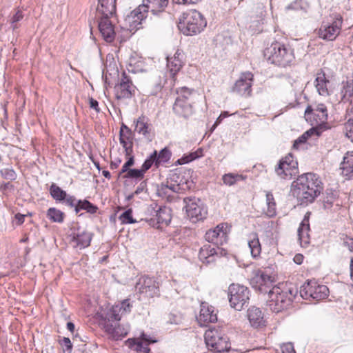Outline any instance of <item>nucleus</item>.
<instances>
[{
    "label": "nucleus",
    "mask_w": 353,
    "mask_h": 353,
    "mask_svg": "<svg viewBox=\"0 0 353 353\" xmlns=\"http://www.w3.org/2000/svg\"><path fill=\"white\" fill-rule=\"evenodd\" d=\"M157 342L147 334L142 333L141 340L139 339H129L126 343L128 345L138 352L149 353L150 348L148 347L149 343Z\"/></svg>",
    "instance_id": "20"
},
{
    "label": "nucleus",
    "mask_w": 353,
    "mask_h": 353,
    "mask_svg": "<svg viewBox=\"0 0 353 353\" xmlns=\"http://www.w3.org/2000/svg\"><path fill=\"white\" fill-rule=\"evenodd\" d=\"M145 183L144 182H141L139 187H137V190H135L134 193L136 194H138L141 193L145 188Z\"/></svg>",
    "instance_id": "62"
},
{
    "label": "nucleus",
    "mask_w": 353,
    "mask_h": 353,
    "mask_svg": "<svg viewBox=\"0 0 353 353\" xmlns=\"http://www.w3.org/2000/svg\"><path fill=\"white\" fill-rule=\"evenodd\" d=\"M143 4L134 9L128 17L129 20L137 25L147 17L148 12L157 14L163 11L168 5V0H143Z\"/></svg>",
    "instance_id": "5"
},
{
    "label": "nucleus",
    "mask_w": 353,
    "mask_h": 353,
    "mask_svg": "<svg viewBox=\"0 0 353 353\" xmlns=\"http://www.w3.org/2000/svg\"><path fill=\"white\" fill-rule=\"evenodd\" d=\"M121 162V161L120 159H118L115 161H112L110 163V168L112 169H116L117 168H118V166L119 165Z\"/></svg>",
    "instance_id": "63"
},
{
    "label": "nucleus",
    "mask_w": 353,
    "mask_h": 353,
    "mask_svg": "<svg viewBox=\"0 0 353 353\" xmlns=\"http://www.w3.org/2000/svg\"><path fill=\"white\" fill-rule=\"evenodd\" d=\"M47 216L53 222L61 223L63 221L64 214L61 211L54 208H51L48 209Z\"/></svg>",
    "instance_id": "45"
},
{
    "label": "nucleus",
    "mask_w": 353,
    "mask_h": 353,
    "mask_svg": "<svg viewBox=\"0 0 353 353\" xmlns=\"http://www.w3.org/2000/svg\"><path fill=\"white\" fill-rule=\"evenodd\" d=\"M203 16L196 10L183 13L179 23V29L185 35L200 33L206 26Z\"/></svg>",
    "instance_id": "4"
},
{
    "label": "nucleus",
    "mask_w": 353,
    "mask_h": 353,
    "mask_svg": "<svg viewBox=\"0 0 353 353\" xmlns=\"http://www.w3.org/2000/svg\"><path fill=\"white\" fill-rule=\"evenodd\" d=\"M276 274L274 270L270 267H267L253 270L250 283L256 290L265 293L276 282Z\"/></svg>",
    "instance_id": "6"
},
{
    "label": "nucleus",
    "mask_w": 353,
    "mask_h": 353,
    "mask_svg": "<svg viewBox=\"0 0 353 353\" xmlns=\"http://www.w3.org/2000/svg\"><path fill=\"white\" fill-rule=\"evenodd\" d=\"M171 153L167 148H164L160 151L159 154H157L156 165L158 166L162 163H165L170 159Z\"/></svg>",
    "instance_id": "46"
},
{
    "label": "nucleus",
    "mask_w": 353,
    "mask_h": 353,
    "mask_svg": "<svg viewBox=\"0 0 353 353\" xmlns=\"http://www.w3.org/2000/svg\"><path fill=\"white\" fill-rule=\"evenodd\" d=\"M156 159L157 151H154L153 154L150 155V158L145 161L141 166V170H143V174H145V172L151 168L154 163H156Z\"/></svg>",
    "instance_id": "49"
},
{
    "label": "nucleus",
    "mask_w": 353,
    "mask_h": 353,
    "mask_svg": "<svg viewBox=\"0 0 353 353\" xmlns=\"http://www.w3.org/2000/svg\"><path fill=\"white\" fill-rule=\"evenodd\" d=\"M157 227L161 225H168L172 219L171 209L167 207H161L156 212Z\"/></svg>",
    "instance_id": "33"
},
{
    "label": "nucleus",
    "mask_w": 353,
    "mask_h": 353,
    "mask_svg": "<svg viewBox=\"0 0 353 353\" xmlns=\"http://www.w3.org/2000/svg\"><path fill=\"white\" fill-rule=\"evenodd\" d=\"M264 56L271 63L283 68L290 66L295 59L293 49L278 41L265 48Z\"/></svg>",
    "instance_id": "3"
},
{
    "label": "nucleus",
    "mask_w": 353,
    "mask_h": 353,
    "mask_svg": "<svg viewBox=\"0 0 353 353\" xmlns=\"http://www.w3.org/2000/svg\"><path fill=\"white\" fill-rule=\"evenodd\" d=\"M350 276L351 279L353 281V258L351 259L350 262Z\"/></svg>",
    "instance_id": "64"
},
{
    "label": "nucleus",
    "mask_w": 353,
    "mask_h": 353,
    "mask_svg": "<svg viewBox=\"0 0 353 353\" xmlns=\"http://www.w3.org/2000/svg\"><path fill=\"white\" fill-rule=\"evenodd\" d=\"M97 12L103 17H112L116 12V0H98Z\"/></svg>",
    "instance_id": "30"
},
{
    "label": "nucleus",
    "mask_w": 353,
    "mask_h": 353,
    "mask_svg": "<svg viewBox=\"0 0 353 353\" xmlns=\"http://www.w3.org/2000/svg\"><path fill=\"white\" fill-rule=\"evenodd\" d=\"M329 290L324 285H319L315 281H310L304 283L300 290L301 296L305 299L312 298L316 300L325 299L328 296Z\"/></svg>",
    "instance_id": "10"
},
{
    "label": "nucleus",
    "mask_w": 353,
    "mask_h": 353,
    "mask_svg": "<svg viewBox=\"0 0 353 353\" xmlns=\"http://www.w3.org/2000/svg\"><path fill=\"white\" fill-rule=\"evenodd\" d=\"M110 17L101 16L99 22V30L104 40L112 42L115 37V31L112 23L110 21Z\"/></svg>",
    "instance_id": "23"
},
{
    "label": "nucleus",
    "mask_w": 353,
    "mask_h": 353,
    "mask_svg": "<svg viewBox=\"0 0 353 353\" xmlns=\"http://www.w3.org/2000/svg\"><path fill=\"white\" fill-rule=\"evenodd\" d=\"M248 245L252 256L253 258L259 257L261 252V245L258 235L256 233H252L250 235Z\"/></svg>",
    "instance_id": "35"
},
{
    "label": "nucleus",
    "mask_w": 353,
    "mask_h": 353,
    "mask_svg": "<svg viewBox=\"0 0 353 353\" xmlns=\"http://www.w3.org/2000/svg\"><path fill=\"white\" fill-rule=\"evenodd\" d=\"M81 210H86L87 212L90 214H94L97 212L98 208L87 200H79L76 206V212H79Z\"/></svg>",
    "instance_id": "40"
},
{
    "label": "nucleus",
    "mask_w": 353,
    "mask_h": 353,
    "mask_svg": "<svg viewBox=\"0 0 353 353\" xmlns=\"http://www.w3.org/2000/svg\"><path fill=\"white\" fill-rule=\"evenodd\" d=\"M294 263H296V264H301L303 261V256L301 254H297L294 256Z\"/></svg>",
    "instance_id": "58"
},
{
    "label": "nucleus",
    "mask_w": 353,
    "mask_h": 353,
    "mask_svg": "<svg viewBox=\"0 0 353 353\" xmlns=\"http://www.w3.org/2000/svg\"><path fill=\"white\" fill-rule=\"evenodd\" d=\"M282 353H296L294 345L291 343H284L281 346Z\"/></svg>",
    "instance_id": "53"
},
{
    "label": "nucleus",
    "mask_w": 353,
    "mask_h": 353,
    "mask_svg": "<svg viewBox=\"0 0 353 353\" xmlns=\"http://www.w3.org/2000/svg\"><path fill=\"white\" fill-rule=\"evenodd\" d=\"M124 179H131L135 181H140L143 179L144 174L141 169H129L121 176Z\"/></svg>",
    "instance_id": "42"
},
{
    "label": "nucleus",
    "mask_w": 353,
    "mask_h": 353,
    "mask_svg": "<svg viewBox=\"0 0 353 353\" xmlns=\"http://www.w3.org/2000/svg\"><path fill=\"white\" fill-rule=\"evenodd\" d=\"M345 134L353 142V117L350 118L345 124Z\"/></svg>",
    "instance_id": "51"
},
{
    "label": "nucleus",
    "mask_w": 353,
    "mask_h": 353,
    "mask_svg": "<svg viewBox=\"0 0 353 353\" xmlns=\"http://www.w3.org/2000/svg\"><path fill=\"white\" fill-rule=\"evenodd\" d=\"M89 104L91 108L95 110L97 112H99V103L97 100L94 99L93 98H90Z\"/></svg>",
    "instance_id": "57"
},
{
    "label": "nucleus",
    "mask_w": 353,
    "mask_h": 353,
    "mask_svg": "<svg viewBox=\"0 0 353 353\" xmlns=\"http://www.w3.org/2000/svg\"><path fill=\"white\" fill-rule=\"evenodd\" d=\"M134 86L125 72H123L120 81L114 87L115 95L117 99L129 98L134 92Z\"/></svg>",
    "instance_id": "17"
},
{
    "label": "nucleus",
    "mask_w": 353,
    "mask_h": 353,
    "mask_svg": "<svg viewBox=\"0 0 353 353\" xmlns=\"http://www.w3.org/2000/svg\"><path fill=\"white\" fill-rule=\"evenodd\" d=\"M23 18V14L22 13V11L18 10L10 19L11 28H12L13 30L18 28L17 23L20 21Z\"/></svg>",
    "instance_id": "50"
},
{
    "label": "nucleus",
    "mask_w": 353,
    "mask_h": 353,
    "mask_svg": "<svg viewBox=\"0 0 353 353\" xmlns=\"http://www.w3.org/2000/svg\"><path fill=\"white\" fill-rule=\"evenodd\" d=\"M159 283L154 278L144 275L141 276L136 285L140 295L145 298H153L159 294Z\"/></svg>",
    "instance_id": "11"
},
{
    "label": "nucleus",
    "mask_w": 353,
    "mask_h": 353,
    "mask_svg": "<svg viewBox=\"0 0 353 353\" xmlns=\"http://www.w3.org/2000/svg\"><path fill=\"white\" fill-rule=\"evenodd\" d=\"M179 96H186L187 101H188V97L191 94L192 91L187 88H181L179 91H178Z\"/></svg>",
    "instance_id": "56"
},
{
    "label": "nucleus",
    "mask_w": 353,
    "mask_h": 353,
    "mask_svg": "<svg viewBox=\"0 0 353 353\" xmlns=\"http://www.w3.org/2000/svg\"><path fill=\"white\" fill-rule=\"evenodd\" d=\"M132 305L128 299L123 300L121 303L112 307L108 313V319L111 321H120L121 316L131 311Z\"/></svg>",
    "instance_id": "22"
},
{
    "label": "nucleus",
    "mask_w": 353,
    "mask_h": 353,
    "mask_svg": "<svg viewBox=\"0 0 353 353\" xmlns=\"http://www.w3.org/2000/svg\"><path fill=\"white\" fill-rule=\"evenodd\" d=\"M190 188L187 183H172V181H168L166 184L163 183L158 188L157 194L159 196L168 199L172 196V193H181Z\"/></svg>",
    "instance_id": "19"
},
{
    "label": "nucleus",
    "mask_w": 353,
    "mask_h": 353,
    "mask_svg": "<svg viewBox=\"0 0 353 353\" xmlns=\"http://www.w3.org/2000/svg\"><path fill=\"white\" fill-rule=\"evenodd\" d=\"M319 177L313 173L299 176L292 183V192L302 203H311L322 190Z\"/></svg>",
    "instance_id": "1"
},
{
    "label": "nucleus",
    "mask_w": 353,
    "mask_h": 353,
    "mask_svg": "<svg viewBox=\"0 0 353 353\" xmlns=\"http://www.w3.org/2000/svg\"><path fill=\"white\" fill-rule=\"evenodd\" d=\"M340 94L341 101H347L350 97H353V79L343 83Z\"/></svg>",
    "instance_id": "38"
},
{
    "label": "nucleus",
    "mask_w": 353,
    "mask_h": 353,
    "mask_svg": "<svg viewBox=\"0 0 353 353\" xmlns=\"http://www.w3.org/2000/svg\"><path fill=\"white\" fill-rule=\"evenodd\" d=\"M341 203L336 195L327 196L323 201V208L325 210L336 212L340 209Z\"/></svg>",
    "instance_id": "37"
},
{
    "label": "nucleus",
    "mask_w": 353,
    "mask_h": 353,
    "mask_svg": "<svg viewBox=\"0 0 353 353\" xmlns=\"http://www.w3.org/2000/svg\"><path fill=\"white\" fill-rule=\"evenodd\" d=\"M173 111L179 117L187 118L193 112L192 106L186 96H179L173 105Z\"/></svg>",
    "instance_id": "21"
},
{
    "label": "nucleus",
    "mask_w": 353,
    "mask_h": 353,
    "mask_svg": "<svg viewBox=\"0 0 353 353\" xmlns=\"http://www.w3.org/2000/svg\"><path fill=\"white\" fill-rule=\"evenodd\" d=\"M198 321L201 325H203L209 323L216 322L217 321V315L214 307L209 305L208 303H202Z\"/></svg>",
    "instance_id": "24"
},
{
    "label": "nucleus",
    "mask_w": 353,
    "mask_h": 353,
    "mask_svg": "<svg viewBox=\"0 0 353 353\" xmlns=\"http://www.w3.org/2000/svg\"><path fill=\"white\" fill-rule=\"evenodd\" d=\"M343 19L337 15L332 23H323L318 30L319 38L326 41H334L341 32Z\"/></svg>",
    "instance_id": "14"
},
{
    "label": "nucleus",
    "mask_w": 353,
    "mask_h": 353,
    "mask_svg": "<svg viewBox=\"0 0 353 353\" xmlns=\"http://www.w3.org/2000/svg\"><path fill=\"white\" fill-rule=\"evenodd\" d=\"M119 220L123 224H131L137 222L132 217V210L128 209L119 216Z\"/></svg>",
    "instance_id": "47"
},
{
    "label": "nucleus",
    "mask_w": 353,
    "mask_h": 353,
    "mask_svg": "<svg viewBox=\"0 0 353 353\" xmlns=\"http://www.w3.org/2000/svg\"><path fill=\"white\" fill-rule=\"evenodd\" d=\"M297 162L291 154L282 158L275 166L274 172L281 179H291L297 170Z\"/></svg>",
    "instance_id": "13"
},
{
    "label": "nucleus",
    "mask_w": 353,
    "mask_h": 353,
    "mask_svg": "<svg viewBox=\"0 0 353 353\" xmlns=\"http://www.w3.org/2000/svg\"><path fill=\"white\" fill-rule=\"evenodd\" d=\"M134 131L142 134L145 139L151 141L153 137L152 125L148 118L144 116L139 117L135 123Z\"/></svg>",
    "instance_id": "26"
},
{
    "label": "nucleus",
    "mask_w": 353,
    "mask_h": 353,
    "mask_svg": "<svg viewBox=\"0 0 353 353\" xmlns=\"http://www.w3.org/2000/svg\"><path fill=\"white\" fill-rule=\"evenodd\" d=\"M63 345L66 347L67 350H70L72 348V343L68 338H63Z\"/></svg>",
    "instance_id": "61"
},
{
    "label": "nucleus",
    "mask_w": 353,
    "mask_h": 353,
    "mask_svg": "<svg viewBox=\"0 0 353 353\" xmlns=\"http://www.w3.org/2000/svg\"><path fill=\"white\" fill-rule=\"evenodd\" d=\"M296 292V290L284 284L274 285L268 292L267 306L272 312L278 313L288 308Z\"/></svg>",
    "instance_id": "2"
},
{
    "label": "nucleus",
    "mask_w": 353,
    "mask_h": 353,
    "mask_svg": "<svg viewBox=\"0 0 353 353\" xmlns=\"http://www.w3.org/2000/svg\"><path fill=\"white\" fill-rule=\"evenodd\" d=\"M174 3L177 4H195L201 1V0H172Z\"/></svg>",
    "instance_id": "55"
},
{
    "label": "nucleus",
    "mask_w": 353,
    "mask_h": 353,
    "mask_svg": "<svg viewBox=\"0 0 353 353\" xmlns=\"http://www.w3.org/2000/svg\"><path fill=\"white\" fill-rule=\"evenodd\" d=\"M92 239V234L86 231L78 232L74 233L72 237L73 246L80 250L87 248L90 245Z\"/></svg>",
    "instance_id": "28"
},
{
    "label": "nucleus",
    "mask_w": 353,
    "mask_h": 353,
    "mask_svg": "<svg viewBox=\"0 0 353 353\" xmlns=\"http://www.w3.org/2000/svg\"><path fill=\"white\" fill-rule=\"evenodd\" d=\"M225 254V250L219 247L215 248L211 245L206 244L200 248L199 258L202 263L208 264L214 262L216 257H220Z\"/></svg>",
    "instance_id": "18"
},
{
    "label": "nucleus",
    "mask_w": 353,
    "mask_h": 353,
    "mask_svg": "<svg viewBox=\"0 0 353 353\" xmlns=\"http://www.w3.org/2000/svg\"><path fill=\"white\" fill-rule=\"evenodd\" d=\"M250 291L244 285L232 283L228 288V296L230 306L241 311L248 303Z\"/></svg>",
    "instance_id": "8"
},
{
    "label": "nucleus",
    "mask_w": 353,
    "mask_h": 353,
    "mask_svg": "<svg viewBox=\"0 0 353 353\" xmlns=\"http://www.w3.org/2000/svg\"><path fill=\"white\" fill-rule=\"evenodd\" d=\"M266 204H267V210L265 212L266 214L269 217H272L276 215V205L274 201V198L273 194L270 192H266Z\"/></svg>",
    "instance_id": "39"
},
{
    "label": "nucleus",
    "mask_w": 353,
    "mask_h": 353,
    "mask_svg": "<svg viewBox=\"0 0 353 353\" xmlns=\"http://www.w3.org/2000/svg\"><path fill=\"white\" fill-rule=\"evenodd\" d=\"M183 54L179 50H177L173 57H167V67L172 77L181 69L183 65Z\"/></svg>",
    "instance_id": "27"
},
{
    "label": "nucleus",
    "mask_w": 353,
    "mask_h": 353,
    "mask_svg": "<svg viewBox=\"0 0 353 353\" xmlns=\"http://www.w3.org/2000/svg\"><path fill=\"white\" fill-rule=\"evenodd\" d=\"M128 157V160L122 166L121 171L119 172V176H121L123 173H124L125 171H128V170L130 169V168L134 165V157L132 156V154Z\"/></svg>",
    "instance_id": "52"
},
{
    "label": "nucleus",
    "mask_w": 353,
    "mask_h": 353,
    "mask_svg": "<svg viewBox=\"0 0 353 353\" xmlns=\"http://www.w3.org/2000/svg\"><path fill=\"white\" fill-rule=\"evenodd\" d=\"M120 330H121V328L119 326L113 327L112 325H110V326L109 325H105V330L108 332H109L110 334H111L113 337L117 338V339L120 338V337H124L128 334L127 331L120 332Z\"/></svg>",
    "instance_id": "48"
},
{
    "label": "nucleus",
    "mask_w": 353,
    "mask_h": 353,
    "mask_svg": "<svg viewBox=\"0 0 353 353\" xmlns=\"http://www.w3.org/2000/svg\"><path fill=\"white\" fill-rule=\"evenodd\" d=\"M186 214L192 223L205 219L208 211L199 199H185Z\"/></svg>",
    "instance_id": "12"
},
{
    "label": "nucleus",
    "mask_w": 353,
    "mask_h": 353,
    "mask_svg": "<svg viewBox=\"0 0 353 353\" xmlns=\"http://www.w3.org/2000/svg\"><path fill=\"white\" fill-rule=\"evenodd\" d=\"M25 215L21 214H17L15 215V219L18 225H21L24 222Z\"/></svg>",
    "instance_id": "59"
},
{
    "label": "nucleus",
    "mask_w": 353,
    "mask_h": 353,
    "mask_svg": "<svg viewBox=\"0 0 353 353\" xmlns=\"http://www.w3.org/2000/svg\"><path fill=\"white\" fill-rule=\"evenodd\" d=\"M245 177L241 174L228 173L225 174L223 177V183L226 185H233L237 181L245 180Z\"/></svg>",
    "instance_id": "41"
},
{
    "label": "nucleus",
    "mask_w": 353,
    "mask_h": 353,
    "mask_svg": "<svg viewBox=\"0 0 353 353\" xmlns=\"http://www.w3.org/2000/svg\"><path fill=\"white\" fill-rule=\"evenodd\" d=\"M253 81L254 75L252 72H243L235 82L232 91L243 97H250L252 93Z\"/></svg>",
    "instance_id": "16"
},
{
    "label": "nucleus",
    "mask_w": 353,
    "mask_h": 353,
    "mask_svg": "<svg viewBox=\"0 0 353 353\" xmlns=\"http://www.w3.org/2000/svg\"><path fill=\"white\" fill-rule=\"evenodd\" d=\"M329 81L326 79L324 73H318L315 79V86L320 95L327 96L329 91L327 85Z\"/></svg>",
    "instance_id": "34"
},
{
    "label": "nucleus",
    "mask_w": 353,
    "mask_h": 353,
    "mask_svg": "<svg viewBox=\"0 0 353 353\" xmlns=\"http://www.w3.org/2000/svg\"><path fill=\"white\" fill-rule=\"evenodd\" d=\"M310 224L309 219L305 216L298 228V236L300 245L302 247H307L310 243Z\"/></svg>",
    "instance_id": "29"
},
{
    "label": "nucleus",
    "mask_w": 353,
    "mask_h": 353,
    "mask_svg": "<svg viewBox=\"0 0 353 353\" xmlns=\"http://www.w3.org/2000/svg\"><path fill=\"white\" fill-rule=\"evenodd\" d=\"M119 139L120 143L125 149V155H130L132 153L133 137L129 128H125V131H124L123 128H121Z\"/></svg>",
    "instance_id": "31"
},
{
    "label": "nucleus",
    "mask_w": 353,
    "mask_h": 353,
    "mask_svg": "<svg viewBox=\"0 0 353 353\" xmlns=\"http://www.w3.org/2000/svg\"><path fill=\"white\" fill-rule=\"evenodd\" d=\"M50 193L52 197L57 201H63L66 197V192L61 190L55 183H52L50 188Z\"/></svg>",
    "instance_id": "43"
},
{
    "label": "nucleus",
    "mask_w": 353,
    "mask_h": 353,
    "mask_svg": "<svg viewBox=\"0 0 353 353\" xmlns=\"http://www.w3.org/2000/svg\"><path fill=\"white\" fill-rule=\"evenodd\" d=\"M322 131H320V128H312L305 132L301 136L294 141L293 148L297 149L299 148V145L306 142L309 137L312 136L319 137Z\"/></svg>",
    "instance_id": "36"
},
{
    "label": "nucleus",
    "mask_w": 353,
    "mask_h": 353,
    "mask_svg": "<svg viewBox=\"0 0 353 353\" xmlns=\"http://www.w3.org/2000/svg\"><path fill=\"white\" fill-rule=\"evenodd\" d=\"M230 227L226 223H221L214 228L208 230L205 234V239L208 242L216 245H223L228 239Z\"/></svg>",
    "instance_id": "15"
},
{
    "label": "nucleus",
    "mask_w": 353,
    "mask_h": 353,
    "mask_svg": "<svg viewBox=\"0 0 353 353\" xmlns=\"http://www.w3.org/2000/svg\"><path fill=\"white\" fill-rule=\"evenodd\" d=\"M344 245L347 246L350 251H353V239H347L344 241Z\"/></svg>",
    "instance_id": "60"
},
{
    "label": "nucleus",
    "mask_w": 353,
    "mask_h": 353,
    "mask_svg": "<svg viewBox=\"0 0 353 353\" xmlns=\"http://www.w3.org/2000/svg\"><path fill=\"white\" fill-rule=\"evenodd\" d=\"M64 200H65V203L67 205H68L70 207H74L76 208V206L78 203V201L74 196L66 195V197Z\"/></svg>",
    "instance_id": "54"
},
{
    "label": "nucleus",
    "mask_w": 353,
    "mask_h": 353,
    "mask_svg": "<svg viewBox=\"0 0 353 353\" xmlns=\"http://www.w3.org/2000/svg\"><path fill=\"white\" fill-rule=\"evenodd\" d=\"M202 155V151L201 150H198L196 152H190L188 154H184L181 158L179 159L176 161V163L179 165H183L185 163H188L193 160L199 158Z\"/></svg>",
    "instance_id": "44"
},
{
    "label": "nucleus",
    "mask_w": 353,
    "mask_h": 353,
    "mask_svg": "<svg viewBox=\"0 0 353 353\" xmlns=\"http://www.w3.org/2000/svg\"><path fill=\"white\" fill-rule=\"evenodd\" d=\"M204 338L207 347L212 352L222 353L230 349L228 338L218 329H208L205 332Z\"/></svg>",
    "instance_id": "7"
},
{
    "label": "nucleus",
    "mask_w": 353,
    "mask_h": 353,
    "mask_svg": "<svg viewBox=\"0 0 353 353\" xmlns=\"http://www.w3.org/2000/svg\"><path fill=\"white\" fill-rule=\"evenodd\" d=\"M340 170L341 174L350 179L353 176V151L347 152L344 157L343 161L341 163Z\"/></svg>",
    "instance_id": "32"
},
{
    "label": "nucleus",
    "mask_w": 353,
    "mask_h": 353,
    "mask_svg": "<svg viewBox=\"0 0 353 353\" xmlns=\"http://www.w3.org/2000/svg\"><path fill=\"white\" fill-rule=\"evenodd\" d=\"M327 108L323 103H313L307 107L305 111V117L312 125H316V128H320L322 131L323 125L327 120Z\"/></svg>",
    "instance_id": "9"
},
{
    "label": "nucleus",
    "mask_w": 353,
    "mask_h": 353,
    "mask_svg": "<svg viewBox=\"0 0 353 353\" xmlns=\"http://www.w3.org/2000/svg\"><path fill=\"white\" fill-rule=\"evenodd\" d=\"M247 317L250 325L254 328H261L266 325V321L263 313L259 307L255 306L250 307L248 310Z\"/></svg>",
    "instance_id": "25"
}]
</instances>
